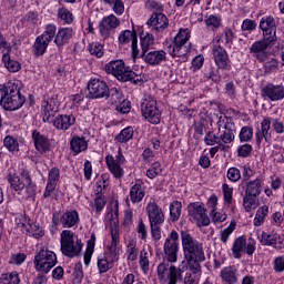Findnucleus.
Masks as SVG:
<instances>
[{
    "mask_svg": "<svg viewBox=\"0 0 284 284\" xmlns=\"http://www.w3.org/2000/svg\"><path fill=\"white\" fill-rule=\"evenodd\" d=\"M181 241L184 258L190 270L193 274H201V263L205 261L203 244L194 239L187 231H181Z\"/></svg>",
    "mask_w": 284,
    "mask_h": 284,
    "instance_id": "obj_1",
    "label": "nucleus"
},
{
    "mask_svg": "<svg viewBox=\"0 0 284 284\" xmlns=\"http://www.w3.org/2000/svg\"><path fill=\"white\" fill-rule=\"evenodd\" d=\"M106 74H112L122 83H133V85H143V77L136 74L130 67H125L123 60H112L104 67Z\"/></svg>",
    "mask_w": 284,
    "mask_h": 284,
    "instance_id": "obj_2",
    "label": "nucleus"
},
{
    "mask_svg": "<svg viewBox=\"0 0 284 284\" xmlns=\"http://www.w3.org/2000/svg\"><path fill=\"white\" fill-rule=\"evenodd\" d=\"M26 97L21 95L19 85L9 82L6 85H0V105L9 112H14L19 108H23Z\"/></svg>",
    "mask_w": 284,
    "mask_h": 284,
    "instance_id": "obj_3",
    "label": "nucleus"
},
{
    "mask_svg": "<svg viewBox=\"0 0 284 284\" xmlns=\"http://www.w3.org/2000/svg\"><path fill=\"white\" fill-rule=\"evenodd\" d=\"M60 250L63 256H68V258H74V256H79L81 254V250H83V243L81 239L74 234V232L70 230H63L60 234Z\"/></svg>",
    "mask_w": 284,
    "mask_h": 284,
    "instance_id": "obj_4",
    "label": "nucleus"
},
{
    "mask_svg": "<svg viewBox=\"0 0 284 284\" xmlns=\"http://www.w3.org/2000/svg\"><path fill=\"white\" fill-rule=\"evenodd\" d=\"M33 263L37 272L48 274L57 265V254L42 250L34 256Z\"/></svg>",
    "mask_w": 284,
    "mask_h": 284,
    "instance_id": "obj_5",
    "label": "nucleus"
},
{
    "mask_svg": "<svg viewBox=\"0 0 284 284\" xmlns=\"http://www.w3.org/2000/svg\"><path fill=\"white\" fill-rule=\"evenodd\" d=\"M141 113L149 123L153 125H159L161 123V111L156 106V100L153 98H145L141 102Z\"/></svg>",
    "mask_w": 284,
    "mask_h": 284,
    "instance_id": "obj_6",
    "label": "nucleus"
},
{
    "mask_svg": "<svg viewBox=\"0 0 284 284\" xmlns=\"http://www.w3.org/2000/svg\"><path fill=\"white\" fill-rule=\"evenodd\" d=\"M81 219L79 217V212L77 210H67L62 215L59 212L53 213L52 224L54 227L59 225V223L64 229L77 227Z\"/></svg>",
    "mask_w": 284,
    "mask_h": 284,
    "instance_id": "obj_7",
    "label": "nucleus"
},
{
    "mask_svg": "<svg viewBox=\"0 0 284 284\" xmlns=\"http://www.w3.org/2000/svg\"><path fill=\"white\" fill-rule=\"evenodd\" d=\"M179 232L173 230L164 242V255L169 263H176L179 261Z\"/></svg>",
    "mask_w": 284,
    "mask_h": 284,
    "instance_id": "obj_8",
    "label": "nucleus"
},
{
    "mask_svg": "<svg viewBox=\"0 0 284 284\" xmlns=\"http://www.w3.org/2000/svg\"><path fill=\"white\" fill-rule=\"evenodd\" d=\"M187 212L189 216L195 221L196 225L199 227H207L210 225V217L205 212L207 210L205 209V205L201 202H193L187 205Z\"/></svg>",
    "mask_w": 284,
    "mask_h": 284,
    "instance_id": "obj_9",
    "label": "nucleus"
},
{
    "mask_svg": "<svg viewBox=\"0 0 284 284\" xmlns=\"http://www.w3.org/2000/svg\"><path fill=\"white\" fill-rule=\"evenodd\" d=\"M243 252H245L248 256H252V254L256 252V243L254 242V240L250 239L247 242L245 236H240L235 239L232 246V253L234 258H241V256H243Z\"/></svg>",
    "mask_w": 284,
    "mask_h": 284,
    "instance_id": "obj_10",
    "label": "nucleus"
},
{
    "mask_svg": "<svg viewBox=\"0 0 284 284\" xmlns=\"http://www.w3.org/2000/svg\"><path fill=\"white\" fill-rule=\"evenodd\" d=\"M276 36H273V38H264L263 40L254 42L251 48L250 52L257 61L263 63L267 59V53L265 50L270 48V45H274L276 43Z\"/></svg>",
    "mask_w": 284,
    "mask_h": 284,
    "instance_id": "obj_11",
    "label": "nucleus"
},
{
    "mask_svg": "<svg viewBox=\"0 0 284 284\" xmlns=\"http://www.w3.org/2000/svg\"><path fill=\"white\" fill-rule=\"evenodd\" d=\"M89 99H105L110 92L108 83L101 79H91L88 83Z\"/></svg>",
    "mask_w": 284,
    "mask_h": 284,
    "instance_id": "obj_12",
    "label": "nucleus"
},
{
    "mask_svg": "<svg viewBox=\"0 0 284 284\" xmlns=\"http://www.w3.org/2000/svg\"><path fill=\"white\" fill-rule=\"evenodd\" d=\"M41 110L44 123L50 122V118L59 112V101L57 100V95H44L41 103Z\"/></svg>",
    "mask_w": 284,
    "mask_h": 284,
    "instance_id": "obj_13",
    "label": "nucleus"
},
{
    "mask_svg": "<svg viewBox=\"0 0 284 284\" xmlns=\"http://www.w3.org/2000/svg\"><path fill=\"white\" fill-rule=\"evenodd\" d=\"M108 219L110 221V232H111V243L108 247H118L120 243V235H119V204H115V211L108 213Z\"/></svg>",
    "mask_w": 284,
    "mask_h": 284,
    "instance_id": "obj_14",
    "label": "nucleus"
},
{
    "mask_svg": "<svg viewBox=\"0 0 284 284\" xmlns=\"http://www.w3.org/2000/svg\"><path fill=\"white\" fill-rule=\"evenodd\" d=\"M213 58L217 70H232V61L227 51L220 44L213 47Z\"/></svg>",
    "mask_w": 284,
    "mask_h": 284,
    "instance_id": "obj_15",
    "label": "nucleus"
},
{
    "mask_svg": "<svg viewBox=\"0 0 284 284\" xmlns=\"http://www.w3.org/2000/svg\"><path fill=\"white\" fill-rule=\"evenodd\" d=\"M146 214L149 216L150 225H163V223H165L163 209H161L156 202H150L146 205Z\"/></svg>",
    "mask_w": 284,
    "mask_h": 284,
    "instance_id": "obj_16",
    "label": "nucleus"
},
{
    "mask_svg": "<svg viewBox=\"0 0 284 284\" xmlns=\"http://www.w3.org/2000/svg\"><path fill=\"white\" fill-rule=\"evenodd\" d=\"M119 26H121V20H119L116 16L110 14L104 17L99 26L101 37H103V39H108V37H110V32H112V30H116Z\"/></svg>",
    "mask_w": 284,
    "mask_h": 284,
    "instance_id": "obj_17",
    "label": "nucleus"
},
{
    "mask_svg": "<svg viewBox=\"0 0 284 284\" xmlns=\"http://www.w3.org/2000/svg\"><path fill=\"white\" fill-rule=\"evenodd\" d=\"M130 41L132 48V57L133 59H136V57H139V39L136 36V31H122L119 36V43L121 45H126V43H130Z\"/></svg>",
    "mask_w": 284,
    "mask_h": 284,
    "instance_id": "obj_18",
    "label": "nucleus"
},
{
    "mask_svg": "<svg viewBox=\"0 0 284 284\" xmlns=\"http://www.w3.org/2000/svg\"><path fill=\"white\" fill-rule=\"evenodd\" d=\"M190 41V29H180L174 38V45L170 51L171 57H181V50Z\"/></svg>",
    "mask_w": 284,
    "mask_h": 284,
    "instance_id": "obj_19",
    "label": "nucleus"
},
{
    "mask_svg": "<svg viewBox=\"0 0 284 284\" xmlns=\"http://www.w3.org/2000/svg\"><path fill=\"white\" fill-rule=\"evenodd\" d=\"M146 23L155 32H163L164 30H168V27L170 26V20L168 19V16H165V13L163 12H153Z\"/></svg>",
    "mask_w": 284,
    "mask_h": 284,
    "instance_id": "obj_20",
    "label": "nucleus"
},
{
    "mask_svg": "<svg viewBox=\"0 0 284 284\" xmlns=\"http://www.w3.org/2000/svg\"><path fill=\"white\" fill-rule=\"evenodd\" d=\"M260 243L268 247H274V250H284V239L278 233L262 232Z\"/></svg>",
    "mask_w": 284,
    "mask_h": 284,
    "instance_id": "obj_21",
    "label": "nucleus"
},
{
    "mask_svg": "<svg viewBox=\"0 0 284 284\" xmlns=\"http://www.w3.org/2000/svg\"><path fill=\"white\" fill-rule=\"evenodd\" d=\"M141 57L143 58V61L148 63V65L152 67L161 65V63H165V61H168V52L163 50L150 51Z\"/></svg>",
    "mask_w": 284,
    "mask_h": 284,
    "instance_id": "obj_22",
    "label": "nucleus"
},
{
    "mask_svg": "<svg viewBox=\"0 0 284 284\" xmlns=\"http://www.w3.org/2000/svg\"><path fill=\"white\" fill-rule=\"evenodd\" d=\"M260 30L266 39L276 37V20L272 16L263 17L260 21Z\"/></svg>",
    "mask_w": 284,
    "mask_h": 284,
    "instance_id": "obj_23",
    "label": "nucleus"
},
{
    "mask_svg": "<svg viewBox=\"0 0 284 284\" xmlns=\"http://www.w3.org/2000/svg\"><path fill=\"white\" fill-rule=\"evenodd\" d=\"M262 97H266L270 101H283L284 87L268 83L262 89Z\"/></svg>",
    "mask_w": 284,
    "mask_h": 284,
    "instance_id": "obj_24",
    "label": "nucleus"
},
{
    "mask_svg": "<svg viewBox=\"0 0 284 284\" xmlns=\"http://www.w3.org/2000/svg\"><path fill=\"white\" fill-rule=\"evenodd\" d=\"M32 141L34 143V148L40 154H45V152H50L51 143L48 136L41 134L38 130L32 131Z\"/></svg>",
    "mask_w": 284,
    "mask_h": 284,
    "instance_id": "obj_25",
    "label": "nucleus"
},
{
    "mask_svg": "<svg viewBox=\"0 0 284 284\" xmlns=\"http://www.w3.org/2000/svg\"><path fill=\"white\" fill-rule=\"evenodd\" d=\"M74 37V29L71 27H61L58 29L55 34V39L53 42L55 43L57 48H63V45H68L70 40Z\"/></svg>",
    "mask_w": 284,
    "mask_h": 284,
    "instance_id": "obj_26",
    "label": "nucleus"
},
{
    "mask_svg": "<svg viewBox=\"0 0 284 284\" xmlns=\"http://www.w3.org/2000/svg\"><path fill=\"white\" fill-rule=\"evenodd\" d=\"M74 123H77V118L74 114H60L53 120L54 128L63 131L70 130Z\"/></svg>",
    "mask_w": 284,
    "mask_h": 284,
    "instance_id": "obj_27",
    "label": "nucleus"
},
{
    "mask_svg": "<svg viewBox=\"0 0 284 284\" xmlns=\"http://www.w3.org/2000/svg\"><path fill=\"white\" fill-rule=\"evenodd\" d=\"M237 270L234 266H226L221 271V278L223 283L226 284H237L239 283V274L236 273Z\"/></svg>",
    "mask_w": 284,
    "mask_h": 284,
    "instance_id": "obj_28",
    "label": "nucleus"
},
{
    "mask_svg": "<svg viewBox=\"0 0 284 284\" xmlns=\"http://www.w3.org/2000/svg\"><path fill=\"white\" fill-rule=\"evenodd\" d=\"M105 163H106L108 169L111 172V174H113L114 179H123L125 171H123V168H121V164H119V163H116V161H114V156L106 155Z\"/></svg>",
    "mask_w": 284,
    "mask_h": 284,
    "instance_id": "obj_29",
    "label": "nucleus"
},
{
    "mask_svg": "<svg viewBox=\"0 0 284 284\" xmlns=\"http://www.w3.org/2000/svg\"><path fill=\"white\" fill-rule=\"evenodd\" d=\"M261 192H263V181L261 179H255L253 181L246 182L245 194L248 196H261Z\"/></svg>",
    "mask_w": 284,
    "mask_h": 284,
    "instance_id": "obj_30",
    "label": "nucleus"
},
{
    "mask_svg": "<svg viewBox=\"0 0 284 284\" xmlns=\"http://www.w3.org/2000/svg\"><path fill=\"white\" fill-rule=\"evenodd\" d=\"M50 45V42L48 40H44L40 36L37 37L33 45H32V53L34 57H43L45 52L48 51V47Z\"/></svg>",
    "mask_w": 284,
    "mask_h": 284,
    "instance_id": "obj_31",
    "label": "nucleus"
},
{
    "mask_svg": "<svg viewBox=\"0 0 284 284\" xmlns=\"http://www.w3.org/2000/svg\"><path fill=\"white\" fill-rule=\"evenodd\" d=\"M144 197H145V190L143 189V184L135 183L133 186H131L130 200L133 203H141Z\"/></svg>",
    "mask_w": 284,
    "mask_h": 284,
    "instance_id": "obj_32",
    "label": "nucleus"
},
{
    "mask_svg": "<svg viewBox=\"0 0 284 284\" xmlns=\"http://www.w3.org/2000/svg\"><path fill=\"white\" fill-rule=\"evenodd\" d=\"M70 148L75 154H81V152L88 150V141H85V138L73 136L70 142Z\"/></svg>",
    "mask_w": 284,
    "mask_h": 284,
    "instance_id": "obj_33",
    "label": "nucleus"
},
{
    "mask_svg": "<svg viewBox=\"0 0 284 284\" xmlns=\"http://www.w3.org/2000/svg\"><path fill=\"white\" fill-rule=\"evenodd\" d=\"M183 272H187V264L185 262H182V265L179 267L171 265L170 272L168 274V280L171 281L172 275L175 277V283H179V281L183 280Z\"/></svg>",
    "mask_w": 284,
    "mask_h": 284,
    "instance_id": "obj_34",
    "label": "nucleus"
},
{
    "mask_svg": "<svg viewBox=\"0 0 284 284\" xmlns=\"http://www.w3.org/2000/svg\"><path fill=\"white\" fill-rule=\"evenodd\" d=\"M140 41L142 48L141 57H143L149 52L150 48L154 45V36H152L151 33H141Z\"/></svg>",
    "mask_w": 284,
    "mask_h": 284,
    "instance_id": "obj_35",
    "label": "nucleus"
},
{
    "mask_svg": "<svg viewBox=\"0 0 284 284\" xmlns=\"http://www.w3.org/2000/svg\"><path fill=\"white\" fill-rule=\"evenodd\" d=\"M58 20L64 23V26H72L74 23V14H72L68 8L61 7L58 9Z\"/></svg>",
    "mask_w": 284,
    "mask_h": 284,
    "instance_id": "obj_36",
    "label": "nucleus"
},
{
    "mask_svg": "<svg viewBox=\"0 0 284 284\" xmlns=\"http://www.w3.org/2000/svg\"><path fill=\"white\" fill-rule=\"evenodd\" d=\"M2 63H4V68H7L9 72H19V70H21V63L17 60H12L10 53L2 55Z\"/></svg>",
    "mask_w": 284,
    "mask_h": 284,
    "instance_id": "obj_37",
    "label": "nucleus"
},
{
    "mask_svg": "<svg viewBox=\"0 0 284 284\" xmlns=\"http://www.w3.org/2000/svg\"><path fill=\"white\" fill-rule=\"evenodd\" d=\"M106 97L109 98L108 103H110V105H118L123 101V92L116 88L109 89Z\"/></svg>",
    "mask_w": 284,
    "mask_h": 284,
    "instance_id": "obj_38",
    "label": "nucleus"
},
{
    "mask_svg": "<svg viewBox=\"0 0 284 284\" xmlns=\"http://www.w3.org/2000/svg\"><path fill=\"white\" fill-rule=\"evenodd\" d=\"M57 24L49 23L45 26L44 32L39 37L44 39L47 42L52 43L57 39Z\"/></svg>",
    "mask_w": 284,
    "mask_h": 284,
    "instance_id": "obj_39",
    "label": "nucleus"
},
{
    "mask_svg": "<svg viewBox=\"0 0 284 284\" xmlns=\"http://www.w3.org/2000/svg\"><path fill=\"white\" fill-rule=\"evenodd\" d=\"M150 256H152V253L148 252L145 248L140 252V267L144 274L150 272Z\"/></svg>",
    "mask_w": 284,
    "mask_h": 284,
    "instance_id": "obj_40",
    "label": "nucleus"
},
{
    "mask_svg": "<svg viewBox=\"0 0 284 284\" xmlns=\"http://www.w3.org/2000/svg\"><path fill=\"white\" fill-rule=\"evenodd\" d=\"M182 207H183V204H181V202H179V201H173L170 204V216H171V221L173 223H176V221H179V219H181Z\"/></svg>",
    "mask_w": 284,
    "mask_h": 284,
    "instance_id": "obj_41",
    "label": "nucleus"
},
{
    "mask_svg": "<svg viewBox=\"0 0 284 284\" xmlns=\"http://www.w3.org/2000/svg\"><path fill=\"white\" fill-rule=\"evenodd\" d=\"M217 128L219 132H221V128H223L224 130H232V128H234V120L232 119V116L222 114L219 116Z\"/></svg>",
    "mask_w": 284,
    "mask_h": 284,
    "instance_id": "obj_42",
    "label": "nucleus"
},
{
    "mask_svg": "<svg viewBox=\"0 0 284 284\" xmlns=\"http://www.w3.org/2000/svg\"><path fill=\"white\" fill-rule=\"evenodd\" d=\"M9 183L16 192H20L21 190L26 189V180L23 179V172L21 174V178L19 175H13L12 178H9Z\"/></svg>",
    "mask_w": 284,
    "mask_h": 284,
    "instance_id": "obj_43",
    "label": "nucleus"
},
{
    "mask_svg": "<svg viewBox=\"0 0 284 284\" xmlns=\"http://www.w3.org/2000/svg\"><path fill=\"white\" fill-rule=\"evenodd\" d=\"M106 6L113 7L112 10L115 14H123L125 12V4L123 0H103Z\"/></svg>",
    "mask_w": 284,
    "mask_h": 284,
    "instance_id": "obj_44",
    "label": "nucleus"
},
{
    "mask_svg": "<svg viewBox=\"0 0 284 284\" xmlns=\"http://www.w3.org/2000/svg\"><path fill=\"white\" fill-rule=\"evenodd\" d=\"M19 273L13 271L11 273L2 274L0 277V284H19Z\"/></svg>",
    "mask_w": 284,
    "mask_h": 284,
    "instance_id": "obj_45",
    "label": "nucleus"
},
{
    "mask_svg": "<svg viewBox=\"0 0 284 284\" xmlns=\"http://www.w3.org/2000/svg\"><path fill=\"white\" fill-rule=\"evenodd\" d=\"M134 136V129L132 126H128L123 129L119 135L115 136L119 143H128Z\"/></svg>",
    "mask_w": 284,
    "mask_h": 284,
    "instance_id": "obj_46",
    "label": "nucleus"
},
{
    "mask_svg": "<svg viewBox=\"0 0 284 284\" xmlns=\"http://www.w3.org/2000/svg\"><path fill=\"white\" fill-rule=\"evenodd\" d=\"M3 145L9 152H19V141L11 135L4 138Z\"/></svg>",
    "mask_w": 284,
    "mask_h": 284,
    "instance_id": "obj_47",
    "label": "nucleus"
},
{
    "mask_svg": "<svg viewBox=\"0 0 284 284\" xmlns=\"http://www.w3.org/2000/svg\"><path fill=\"white\" fill-rule=\"evenodd\" d=\"M22 179L24 180V187L28 196H34L36 186L32 184V179H30V173L23 171Z\"/></svg>",
    "mask_w": 284,
    "mask_h": 284,
    "instance_id": "obj_48",
    "label": "nucleus"
},
{
    "mask_svg": "<svg viewBox=\"0 0 284 284\" xmlns=\"http://www.w3.org/2000/svg\"><path fill=\"white\" fill-rule=\"evenodd\" d=\"M239 136L241 143H247V141H252V138L254 136V129L251 126H243Z\"/></svg>",
    "mask_w": 284,
    "mask_h": 284,
    "instance_id": "obj_49",
    "label": "nucleus"
},
{
    "mask_svg": "<svg viewBox=\"0 0 284 284\" xmlns=\"http://www.w3.org/2000/svg\"><path fill=\"white\" fill-rule=\"evenodd\" d=\"M88 49L90 54H92V57H97L98 59H101V57L104 54L101 42H92L89 44Z\"/></svg>",
    "mask_w": 284,
    "mask_h": 284,
    "instance_id": "obj_50",
    "label": "nucleus"
},
{
    "mask_svg": "<svg viewBox=\"0 0 284 284\" xmlns=\"http://www.w3.org/2000/svg\"><path fill=\"white\" fill-rule=\"evenodd\" d=\"M126 247L128 261H136V258H139V248H136V242L130 241Z\"/></svg>",
    "mask_w": 284,
    "mask_h": 284,
    "instance_id": "obj_51",
    "label": "nucleus"
},
{
    "mask_svg": "<svg viewBox=\"0 0 284 284\" xmlns=\"http://www.w3.org/2000/svg\"><path fill=\"white\" fill-rule=\"evenodd\" d=\"M113 263L108 261V257L98 258V270L100 274H105L109 270H112Z\"/></svg>",
    "mask_w": 284,
    "mask_h": 284,
    "instance_id": "obj_52",
    "label": "nucleus"
},
{
    "mask_svg": "<svg viewBox=\"0 0 284 284\" xmlns=\"http://www.w3.org/2000/svg\"><path fill=\"white\" fill-rule=\"evenodd\" d=\"M234 130L232 129H224V131L220 134V141H222V143H234Z\"/></svg>",
    "mask_w": 284,
    "mask_h": 284,
    "instance_id": "obj_53",
    "label": "nucleus"
},
{
    "mask_svg": "<svg viewBox=\"0 0 284 284\" xmlns=\"http://www.w3.org/2000/svg\"><path fill=\"white\" fill-rule=\"evenodd\" d=\"M226 179L232 183H239L241 181V170L239 168H230L226 173Z\"/></svg>",
    "mask_w": 284,
    "mask_h": 284,
    "instance_id": "obj_54",
    "label": "nucleus"
},
{
    "mask_svg": "<svg viewBox=\"0 0 284 284\" xmlns=\"http://www.w3.org/2000/svg\"><path fill=\"white\" fill-rule=\"evenodd\" d=\"M108 254H106V256H104L105 258H108V261L110 262V263H112L113 265L115 264V263H118V261H119V255H120V253H119V248H116V247H114V246H108Z\"/></svg>",
    "mask_w": 284,
    "mask_h": 284,
    "instance_id": "obj_55",
    "label": "nucleus"
},
{
    "mask_svg": "<svg viewBox=\"0 0 284 284\" xmlns=\"http://www.w3.org/2000/svg\"><path fill=\"white\" fill-rule=\"evenodd\" d=\"M234 230H236V223L231 222V224L221 232L220 240L222 241V243H227V240L230 239Z\"/></svg>",
    "mask_w": 284,
    "mask_h": 284,
    "instance_id": "obj_56",
    "label": "nucleus"
},
{
    "mask_svg": "<svg viewBox=\"0 0 284 284\" xmlns=\"http://www.w3.org/2000/svg\"><path fill=\"white\" fill-rule=\"evenodd\" d=\"M221 142L220 135H215L213 131H209L204 136L205 145H216Z\"/></svg>",
    "mask_w": 284,
    "mask_h": 284,
    "instance_id": "obj_57",
    "label": "nucleus"
},
{
    "mask_svg": "<svg viewBox=\"0 0 284 284\" xmlns=\"http://www.w3.org/2000/svg\"><path fill=\"white\" fill-rule=\"evenodd\" d=\"M222 190H223V194H224V201L226 203H229V205H232V199H233V194H234V187L227 185V184H223L222 185Z\"/></svg>",
    "mask_w": 284,
    "mask_h": 284,
    "instance_id": "obj_58",
    "label": "nucleus"
},
{
    "mask_svg": "<svg viewBox=\"0 0 284 284\" xmlns=\"http://www.w3.org/2000/svg\"><path fill=\"white\" fill-rule=\"evenodd\" d=\"M146 10H151L153 12H162L163 11V4L161 2H158L155 0H148L145 3Z\"/></svg>",
    "mask_w": 284,
    "mask_h": 284,
    "instance_id": "obj_59",
    "label": "nucleus"
},
{
    "mask_svg": "<svg viewBox=\"0 0 284 284\" xmlns=\"http://www.w3.org/2000/svg\"><path fill=\"white\" fill-rule=\"evenodd\" d=\"M252 144H243L239 146L237 149V155L241 156L242 159H247L250 154H252Z\"/></svg>",
    "mask_w": 284,
    "mask_h": 284,
    "instance_id": "obj_60",
    "label": "nucleus"
},
{
    "mask_svg": "<svg viewBox=\"0 0 284 284\" xmlns=\"http://www.w3.org/2000/svg\"><path fill=\"white\" fill-rule=\"evenodd\" d=\"M59 179H60L59 169L53 168L49 172V178H48L47 183H49L50 185H55L57 186V183H59Z\"/></svg>",
    "mask_w": 284,
    "mask_h": 284,
    "instance_id": "obj_61",
    "label": "nucleus"
},
{
    "mask_svg": "<svg viewBox=\"0 0 284 284\" xmlns=\"http://www.w3.org/2000/svg\"><path fill=\"white\" fill-rule=\"evenodd\" d=\"M204 21H205L207 28H210V27H212V28H221V17L211 14Z\"/></svg>",
    "mask_w": 284,
    "mask_h": 284,
    "instance_id": "obj_62",
    "label": "nucleus"
},
{
    "mask_svg": "<svg viewBox=\"0 0 284 284\" xmlns=\"http://www.w3.org/2000/svg\"><path fill=\"white\" fill-rule=\"evenodd\" d=\"M170 273V264L161 263L158 265V277L159 281H165V273Z\"/></svg>",
    "mask_w": 284,
    "mask_h": 284,
    "instance_id": "obj_63",
    "label": "nucleus"
},
{
    "mask_svg": "<svg viewBox=\"0 0 284 284\" xmlns=\"http://www.w3.org/2000/svg\"><path fill=\"white\" fill-rule=\"evenodd\" d=\"M273 270L277 273L284 272V256H277L274 260Z\"/></svg>",
    "mask_w": 284,
    "mask_h": 284,
    "instance_id": "obj_64",
    "label": "nucleus"
}]
</instances>
